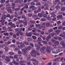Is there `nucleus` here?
<instances>
[{"mask_svg":"<svg viewBox=\"0 0 65 65\" xmlns=\"http://www.w3.org/2000/svg\"><path fill=\"white\" fill-rule=\"evenodd\" d=\"M54 50L52 52L53 54H54V53L55 54H57L58 53H59V52H60L61 51V50L58 48H54Z\"/></svg>","mask_w":65,"mask_h":65,"instance_id":"nucleus-1","label":"nucleus"},{"mask_svg":"<svg viewBox=\"0 0 65 65\" xmlns=\"http://www.w3.org/2000/svg\"><path fill=\"white\" fill-rule=\"evenodd\" d=\"M59 33H48L45 34H46V35H50L51 34V36H54L55 35H57L58 34H59Z\"/></svg>","mask_w":65,"mask_h":65,"instance_id":"nucleus-2","label":"nucleus"},{"mask_svg":"<svg viewBox=\"0 0 65 65\" xmlns=\"http://www.w3.org/2000/svg\"><path fill=\"white\" fill-rule=\"evenodd\" d=\"M45 50V47L43 46L42 48H40V52L43 53V54H44V52Z\"/></svg>","mask_w":65,"mask_h":65,"instance_id":"nucleus-3","label":"nucleus"},{"mask_svg":"<svg viewBox=\"0 0 65 65\" xmlns=\"http://www.w3.org/2000/svg\"><path fill=\"white\" fill-rule=\"evenodd\" d=\"M51 47L49 46H47L46 49V51L48 53V54H50L51 53Z\"/></svg>","mask_w":65,"mask_h":65,"instance_id":"nucleus-4","label":"nucleus"},{"mask_svg":"<svg viewBox=\"0 0 65 65\" xmlns=\"http://www.w3.org/2000/svg\"><path fill=\"white\" fill-rule=\"evenodd\" d=\"M26 49H23L22 51L23 52H24V53H23V54L25 55V56H27V55L28 54V52L27 51H26Z\"/></svg>","mask_w":65,"mask_h":65,"instance_id":"nucleus-5","label":"nucleus"},{"mask_svg":"<svg viewBox=\"0 0 65 65\" xmlns=\"http://www.w3.org/2000/svg\"><path fill=\"white\" fill-rule=\"evenodd\" d=\"M30 58H31V56L30 55H29V56H27V60H29V61H36V60L35 59H30Z\"/></svg>","mask_w":65,"mask_h":65,"instance_id":"nucleus-6","label":"nucleus"},{"mask_svg":"<svg viewBox=\"0 0 65 65\" xmlns=\"http://www.w3.org/2000/svg\"><path fill=\"white\" fill-rule=\"evenodd\" d=\"M35 51L34 50H32L31 52L30 53V55L33 57H36V55L34 54Z\"/></svg>","mask_w":65,"mask_h":65,"instance_id":"nucleus-7","label":"nucleus"},{"mask_svg":"<svg viewBox=\"0 0 65 65\" xmlns=\"http://www.w3.org/2000/svg\"><path fill=\"white\" fill-rule=\"evenodd\" d=\"M35 47H36V49L37 50H39L40 49V46L36 44H35Z\"/></svg>","mask_w":65,"mask_h":65,"instance_id":"nucleus-8","label":"nucleus"},{"mask_svg":"<svg viewBox=\"0 0 65 65\" xmlns=\"http://www.w3.org/2000/svg\"><path fill=\"white\" fill-rule=\"evenodd\" d=\"M31 46H28L27 48V47H25L24 49L26 50L27 51H28L29 50H31Z\"/></svg>","mask_w":65,"mask_h":65,"instance_id":"nucleus-9","label":"nucleus"},{"mask_svg":"<svg viewBox=\"0 0 65 65\" xmlns=\"http://www.w3.org/2000/svg\"><path fill=\"white\" fill-rule=\"evenodd\" d=\"M19 63H20L21 65H26V64H22V63H26V61H20L19 62Z\"/></svg>","mask_w":65,"mask_h":65,"instance_id":"nucleus-10","label":"nucleus"},{"mask_svg":"<svg viewBox=\"0 0 65 65\" xmlns=\"http://www.w3.org/2000/svg\"><path fill=\"white\" fill-rule=\"evenodd\" d=\"M12 8L13 10H15V11H18V10H20V8H17L16 9H15V8H14V7L13 6V7H12Z\"/></svg>","mask_w":65,"mask_h":65,"instance_id":"nucleus-11","label":"nucleus"},{"mask_svg":"<svg viewBox=\"0 0 65 65\" xmlns=\"http://www.w3.org/2000/svg\"><path fill=\"white\" fill-rule=\"evenodd\" d=\"M60 36L62 37H63L64 39L65 38V33L64 34H60Z\"/></svg>","mask_w":65,"mask_h":65,"instance_id":"nucleus-12","label":"nucleus"},{"mask_svg":"<svg viewBox=\"0 0 65 65\" xmlns=\"http://www.w3.org/2000/svg\"><path fill=\"white\" fill-rule=\"evenodd\" d=\"M6 15H5V13L3 14V16L2 17V19H6Z\"/></svg>","mask_w":65,"mask_h":65,"instance_id":"nucleus-13","label":"nucleus"},{"mask_svg":"<svg viewBox=\"0 0 65 65\" xmlns=\"http://www.w3.org/2000/svg\"><path fill=\"white\" fill-rule=\"evenodd\" d=\"M51 36L50 35H49L46 38V40H47V41H49V40H50V39H51Z\"/></svg>","mask_w":65,"mask_h":65,"instance_id":"nucleus-14","label":"nucleus"},{"mask_svg":"<svg viewBox=\"0 0 65 65\" xmlns=\"http://www.w3.org/2000/svg\"><path fill=\"white\" fill-rule=\"evenodd\" d=\"M63 41H61V45L62 46V47H63V48L65 49V43H62V42H63Z\"/></svg>","mask_w":65,"mask_h":65,"instance_id":"nucleus-15","label":"nucleus"},{"mask_svg":"<svg viewBox=\"0 0 65 65\" xmlns=\"http://www.w3.org/2000/svg\"><path fill=\"white\" fill-rule=\"evenodd\" d=\"M38 17V16L37 15H34L33 16V18L35 20H40V19L39 18H37Z\"/></svg>","mask_w":65,"mask_h":65,"instance_id":"nucleus-16","label":"nucleus"},{"mask_svg":"<svg viewBox=\"0 0 65 65\" xmlns=\"http://www.w3.org/2000/svg\"><path fill=\"white\" fill-rule=\"evenodd\" d=\"M10 8V7H7L6 8V9H7V11H8V12L11 11V9H9V8Z\"/></svg>","mask_w":65,"mask_h":65,"instance_id":"nucleus-17","label":"nucleus"},{"mask_svg":"<svg viewBox=\"0 0 65 65\" xmlns=\"http://www.w3.org/2000/svg\"><path fill=\"white\" fill-rule=\"evenodd\" d=\"M28 8V6H26L24 7L23 8H22L21 10V11H23L25 8Z\"/></svg>","mask_w":65,"mask_h":65,"instance_id":"nucleus-18","label":"nucleus"},{"mask_svg":"<svg viewBox=\"0 0 65 65\" xmlns=\"http://www.w3.org/2000/svg\"><path fill=\"white\" fill-rule=\"evenodd\" d=\"M12 63H13V64H14V65H19V63L18 62H16V61H15L14 60H13L12 62Z\"/></svg>","mask_w":65,"mask_h":65,"instance_id":"nucleus-19","label":"nucleus"},{"mask_svg":"<svg viewBox=\"0 0 65 65\" xmlns=\"http://www.w3.org/2000/svg\"><path fill=\"white\" fill-rule=\"evenodd\" d=\"M26 35L28 37H30L32 36V35L30 33H26Z\"/></svg>","mask_w":65,"mask_h":65,"instance_id":"nucleus-20","label":"nucleus"},{"mask_svg":"<svg viewBox=\"0 0 65 65\" xmlns=\"http://www.w3.org/2000/svg\"><path fill=\"white\" fill-rule=\"evenodd\" d=\"M46 25L47 27H49L51 26V24L49 23H47L46 24Z\"/></svg>","mask_w":65,"mask_h":65,"instance_id":"nucleus-21","label":"nucleus"},{"mask_svg":"<svg viewBox=\"0 0 65 65\" xmlns=\"http://www.w3.org/2000/svg\"><path fill=\"white\" fill-rule=\"evenodd\" d=\"M59 44V41H56L54 43L55 45H58Z\"/></svg>","mask_w":65,"mask_h":65,"instance_id":"nucleus-22","label":"nucleus"},{"mask_svg":"<svg viewBox=\"0 0 65 65\" xmlns=\"http://www.w3.org/2000/svg\"><path fill=\"white\" fill-rule=\"evenodd\" d=\"M61 11H65V7H63L61 8Z\"/></svg>","mask_w":65,"mask_h":65,"instance_id":"nucleus-23","label":"nucleus"},{"mask_svg":"<svg viewBox=\"0 0 65 65\" xmlns=\"http://www.w3.org/2000/svg\"><path fill=\"white\" fill-rule=\"evenodd\" d=\"M6 59H5L8 62V61H10V59L9 58V57L7 56H6Z\"/></svg>","mask_w":65,"mask_h":65,"instance_id":"nucleus-24","label":"nucleus"},{"mask_svg":"<svg viewBox=\"0 0 65 65\" xmlns=\"http://www.w3.org/2000/svg\"><path fill=\"white\" fill-rule=\"evenodd\" d=\"M62 15H59L57 17V19H62Z\"/></svg>","mask_w":65,"mask_h":65,"instance_id":"nucleus-25","label":"nucleus"},{"mask_svg":"<svg viewBox=\"0 0 65 65\" xmlns=\"http://www.w3.org/2000/svg\"><path fill=\"white\" fill-rule=\"evenodd\" d=\"M5 52H8V47H6L5 48Z\"/></svg>","mask_w":65,"mask_h":65,"instance_id":"nucleus-26","label":"nucleus"},{"mask_svg":"<svg viewBox=\"0 0 65 65\" xmlns=\"http://www.w3.org/2000/svg\"><path fill=\"white\" fill-rule=\"evenodd\" d=\"M38 10H37V11H38V12H40V11H41V7H38Z\"/></svg>","mask_w":65,"mask_h":65,"instance_id":"nucleus-27","label":"nucleus"},{"mask_svg":"<svg viewBox=\"0 0 65 65\" xmlns=\"http://www.w3.org/2000/svg\"><path fill=\"white\" fill-rule=\"evenodd\" d=\"M35 54L36 55H38V56H40V54L37 52H36Z\"/></svg>","mask_w":65,"mask_h":65,"instance_id":"nucleus-28","label":"nucleus"},{"mask_svg":"<svg viewBox=\"0 0 65 65\" xmlns=\"http://www.w3.org/2000/svg\"><path fill=\"white\" fill-rule=\"evenodd\" d=\"M24 22L23 24H24V25H27V21H24Z\"/></svg>","mask_w":65,"mask_h":65,"instance_id":"nucleus-29","label":"nucleus"},{"mask_svg":"<svg viewBox=\"0 0 65 65\" xmlns=\"http://www.w3.org/2000/svg\"><path fill=\"white\" fill-rule=\"evenodd\" d=\"M38 16L39 17H42V14H41L40 13H39L38 14Z\"/></svg>","mask_w":65,"mask_h":65,"instance_id":"nucleus-30","label":"nucleus"},{"mask_svg":"<svg viewBox=\"0 0 65 65\" xmlns=\"http://www.w3.org/2000/svg\"><path fill=\"white\" fill-rule=\"evenodd\" d=\"M21 45L22 46V47H24L25 46V44L24 43L21 42Z\"/></svg>","mask_w":65,"mask_h":65,"instance_id":"nucleus-31","label":"nucleus"},{"mask_svg":"<svg viewBox=\"0 0 65 65\" xmlns=\"http://www.w3.org/2000/svg\"><path fill=\"white\" fill-rule=\"evenodd\" d=\"M29 22H31V24L32 25H34L35 24V22L33 21H32V20L30 21Z\"/></svg>","mask_w":65,"mask_h":65,"instance_id":"nucleus-32","label":"nucleus"},{"mask_svg":"<svg viewBox=\"0 0 65 65\" xmlns=\"http://www.w3.org/2000/svg\"><path fill=\"white\" fill-rule=\"evenodd\" d=\"M33 34L34 35H35V36H37V35H39V34L36 33H33Z\"/></svg>","mask_w":65,"mask_h":65,"instance_id":"nucleus-33","label":"nucleus"},{"mask_svg":"<svg viewBox=\"0 0 65 65\" xmlns=\"http://www.w3.org/2000/svg\"><path fill=\"white\" fill-rule=\"evenodd\" d=\"M38 44L39 45H40V46H43V44H42L40 42H38Z\"/></svg>","mask_w":65,"mask_h":65,"instance_id":"nucleus-34","label":"nucleus"},{"mask_svg":"<svg viewBox=\"0 0 65 65\" xmlns=\"http://www.w3.org/2000/svg\"><path fill=\"white\" fill-rule=\"evenodd\" d=\"M18 47L20 48H23V47L21 45H19L18 46Z\"/></svg>","mask_w":65,"mask_h":65,"instance_id":"nucleus-35","label":"nucleus"},{"mask_svg":"<svg viewBox=\"0 0 65 65\" xmlns=\"http://www.w3.org/2000/svg\"><path fill=\"white\" fill-rule=\"evenodd\" d=\"M21 43L19 42V41H17L16 42V43L17 44L19 45V44H21Z\"/></svg>","mask_w":65,"mask_h":65,"instance_id":"nucleus-36","label":"nucleus"},{"mask_svg":"<svg viewBox=\"0 0 65 65\" xmlns=\"http://www.w3.org/2000/svg\"><path fill=\"white\" fill-rule=\"evenodd\" d=\"M14 50L15 51H20V49L18 48H15Z\"/></svg>","mask_w":65,"mask_h":65,"instance_id":"nucleus-37","label":"nucleus"},{"mask_svg":"<svg viewBox=\"0 0 65 65\" xmlns=\"http://www.w3.org/2000/svg\"><path fill=\"white\" fill-rule=\"evenodd\" d=\"M9 55H13L14 54V53L11 52H9Z\"/></svg>","mask_w":65,"mask_h":65,"instance_id":"nucleus-38","label":"nucleus"},{"mask_svg":"<svg viewBox=\"0 0 65 65\" xmlns=\"http://www.w3.org/2000/svg\"><path fill=\"white\" fill-rule=\"evenodd\" d=\"M5 2V0H1L0 2L1 3H4Z\"/></svg>","mask_w":65,"mask_h":65,"instance_id":"nucleus-39","label":"nucleus"},{"mask_svg":"<svg viewBox=\"0 0 65 65\" xmlns=\"http://www.w3.org/2000/svg\"><path fill=\"white\" fill-rule=\"evenodd\" d=\"M45 23H44L42 24V26L43 27V28H45Z\"/></svg>","mask_w":65,"mask_h":65,"instance_id":"nucleus-40","label":"nucleus"},{"mask_svg":"<svg viewBox=\"0 0 65 65\" xmlns=\"http://www.w3.org/2000/svg\"><path fill=\"white\" fill-rule=\"evenodd\" d=\"M32 38L34 39H36V36H32Z\"/></svg>","mask_w":65,"mask_h":65,"instance_id":"nucleus-41","label":"nucleus"},{"mask_svg":"<svg viewBox=\"0 0 65 65\" xmlns=\"http://www.w3.org/2000/svg\"><path fill=\"white\" fill-rule=\"evenodd\" d=\"M4 35H5L6 36H8V35H9L8 33H4Z\"/></svg>","mask_w":65,"mask_h":65,"instance_id":"nucleus-42","label":"nucleus"},{"mask_svg":"<svg viewBox=\"0 0 65 65\" xmlns=\"http://www.w3.org/2000/svg\"><path fill=\"white\" fill-rule=\"evenodd\" d=\"M55 32L56 33H59L60 32V30H57L55 31Z\"/></svg>","mask_w":65,"mask_h":65,"instance_id":"nucleus-43","label":"nucleus"},{"mask_svg":"<svg viewBox=\"0 0 65 65\" xmlns=\"http://www.w3.org/2000/svg\"><path fill=\"white\" fill-rule=\"evenodd\" d=\"M30 46H31L32 47H34V44H33V43H31L30 44Z\"/></svg>","mask_w":65,"mask_h":65,"instance_id":"nucleus-44","label":"nucleus"},{"mask_svg":"<svg viewBox=\"0 0 65 65\" xmlns=\"http://www.w3.org/2000/svg\"><path fill=\"white\" fill-rule=\"evenodd\" d=\"M58 40H61L62 39V38L60 37H58Z\"/></svg>","mask_w":65,"mask_h":65,"instance_id":"nucleus-45","label":"nucleus"},{"mask_svg":"<svg viewBox=\"0 0 65 65\" xmlns=\"http://www.w3.org/2000/svg\"><path fill=\"white\" fill-rule=\"evenodd\" d=\"M15 45L14 44H12L10 45V47H15Z\"/></svg>","mask_w":65,"mask_h":65,"instance_id":"nucleus-46","label":"nucleus"},{"mask_svg":"<svg viewBox=\"0 0 65 65\" xmlns=\"http://www.w3.org/2000/svg\"><path fill=\"white\" fill-rule=\"evenodd\" d=\"M53 31V30L52 29H49L48 31L49 32H52Z\"/></svg>","mask_w":65,"mask_h":65,"instance_id":"nucleus-47","label":"nucleus"},{"mask_svg":"<svg viewBox=\"0 0 65 65\" xmlns=\"http://www.w3.org/2000/svg\"><path fill=\"white\" fill-rule=\"evenodd\" d=\"M60 7H59V6H56L55 7V8H56V9H58V8H60Z\"/></svg>","mask_w":65,"mask_h":65,"instance_id":"nucleus-48","label":"nucleus"},{"mask_svg":"<svg viewBox=\"0 0 65 65\" xmlns=\"http://www.w3.org/2000/svg\"><path fill=\"white\" fill-rule=\"evenodd\" d=\"M42 42L43 43H44V44H47V42H46V41H42Z\"/></svg>","mask_w":65,"mask_h":65,"instance_id":"nucleus-49","label":"nucleus"},{"mask_svg":"<svg viewBox=\"0 0 65 65\" xmlns=\"http://www.w3.org/2000/svg\"><path fill=\"white\" fill-rule=\"evenodd\" d=\"M5 22V20L4 19L0 21V22L1 23H4Z\"/></svg>","mask_w":65,"mask_h":65,"instance_id":"nucleus-50","label":"nucleus"},{"mask_svg":"<svg viewBox=\"0 0 65 65\" xmlns=\"http://www.w3.org/2000/svg\"><path fill=\"white\" fill-rule=\"evenodd\" d=\"M34 7H35V6H30L29 7V8L31 9V8H34Z\"/></svg>","mask_w":65,"mask_h":65,"instance_id":"nucleus-51","label":"nucleus"},{"mask_svg":"<svg viewBox=\"0 0 65 65\" xmlns=\"http://www.w3.org/2000/svg\"><path fill=\"white\" fill-rule=\"evenodd\" d=\"M12 42L13 43H15V39L12 40Z\"/></svg>","mask_w":65,"mask_h":65,"instance_id":"nucleus-52","label":"nucleus"},{"mask_svg":"<svg viewBox=\"0 0 65 65\" xmlns=\"http://www.w3.org/2000/svg\"><path fill=\"white\" fill-rule=\"evenodd\" d=\"M39 29H41L43 28V26H40L39 27Z\"/></svg>","mask_w":65,"mask_h":65,"instance_id":"nucleus-53","label":"nucleus"},{"mask_svg":"<svg viewBox=\"0 0 65 65\" xmlns=\"http://www.w3.org/2000/svg\"><path fill=\"white\" fill-rule=\"evenodd\" d=\"M18 54H22V52L19 51L18 52Z\"/></svg>","mask_w":65,"mask_h":65,"instance_id":"nucleus-54","label":"nucleus"},{"mask_svg":"<svg viewBox=\"0 0 65 65\" xmlns=\"http://www.w3.org/2000/svg\"><path fill=\"white\" fill-rule=\"evenodd\" d=\"M25 44L26 45H29V43H28V42H24Z\"/></svg>","mask_w":65,"mask_h":65,"instance_id":"nucleus-55","label":"nucleus"},{"mask_svg":"<svg viewBox=\"0 0 65 65\" xmlns=\"http://www.w3.org/2000/svg\"><path fill=\"white\" fill-rule=\"evenodd\" d=\"M51 14L52 15V17H56V15L55 14Z\"/></svg>","mask_w":65,"mask_h":65,"instance_id":"nucleus-56","label":"nucleus"},{"mask_svg":"<svg viewBox=\"0 0 65 65\" xmlns=\"http://www.w3.org/2000/svg\"><path fill=\"white\" fill-rule=\"evenodd\" d=\"M54 38L55 39L57 40V39H58V37H57V36H55L54 37Z\"/></svg>","mask_w":65,"mask_h":65,"instance_id":"nucleus-57","label":"nucleus"},{"mask_svg":"<svg viewBox=\"0 0 65 65\" xmlns=\"http://www.w3.org/2000/svg\"><path fill=\"white\" fill-rule=\"evenodd\" d=\"M11 41H8V42H7V43H8V44H10V43H11Z\"/></svg>","mask_w":65,"mask_h":65,"instance_id":"nucleus-58","label":"nucleus"},{"mask_svg":"<svg viewBox=\"0 0 65 65\" xmlns=\"http://www.w3.org/2000/svg\"><path fill=\"white\" fill-rule=\"evenodd\" d=\"M38 39L39 41H41L42 40V39L40 37L38 38Z\"/></svg>","mask_w":65,"mask_h":65,"instance_id":"nucleus-59","label":"nucleus"},{"mask_svg":"<svg viewBox=\"0 0 65 65\" xmlns=\"http://www.w3.org/2000/svg\"><path fill=\"white\" fill-rule=\"evenodd\" d=\"M30 4L31 5H35V3L33 2L31 3Z\"/></svg>","mask_w":65,"mask_h":65,"instance_id":"nucleus-60","label":"nucleus"},{"mask_svg":"<svg viewBox=\"0 0 65 65\" xmlns=\"http://www.w3.org/2000/svg\"><path fill=\"white\" fill-rule=\"evenodd\" d=\"M23 22V20H20L19 21V23H20V24H21V23H22Z\"/></svg>","mask_w":65,"mask_h":65,"instance_id":"nucleus-61","label":"nucleus"},{"mask_svg":"<svg viewBox=\"0 0 65 65\" xmlns=\"http://www.w3.org/2000/svg\"><path fill=\"white\" fill-rule=\"evenodd\" d=\"M14 26V24H11V25H10L11 27L12 28L13 26Z\"/></svg>","mask_w":65,"mask_h":65,"instance_id":"nucleus-62","label":"nucleus"},{"mask_svg":"<svg viewBox=\"0 0 65 65\" xmlns=\"http://www.w3.org/2000/svg\"><path fill=\"white\" fill-rule=\"evenodd\" d=\"M9 18L10 19H12L13 18V16L12 15Z\"/></svg>","mask_w":65,"mask_h":65,"instance_id":"nucleus-63","label":"nucleus"},{"mask_svg":"<svg viewBox=\"0 0 65 65\" xmlns=\"http://www.w3.org/2000/svg\"><path fill=\"white\" fill-rule=\"evenodd\" d=\"M2 28L3 30H6V28L5 26H3L2 27Z\"/></svg>","mask_w":65,"mask_h":65,"instance_id":"nucleus-64","label":"nucleus"}]
</instances>
